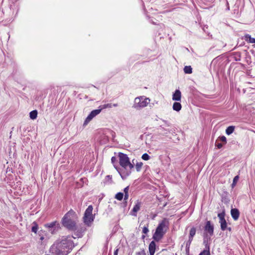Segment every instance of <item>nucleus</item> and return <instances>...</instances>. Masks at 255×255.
Listing matches in <instances>:
<instances>
[{"label": "nucleus", "mask_w": 255, "mask_h": 255, "mask_svg": "<svg viewBox=\"0 0 255 255\" xmlns=\"http://www.w3.org/2000/svg\"><path fill=\"white\" fill-rule=\"evenodd\" d=\"M119 163L121 167L114 165L117 170L120 174L123 179H125L131 174V170L133 168V165L130 163L129 159L126 154L119 152L118 154Z\"/></svg>", "instance_id": "obj_1"}, {"label": "nucleus", "mask_w": 255, "mask_h": 255, "mask_svg": "<svg viewBox=\"0 0 255 255\" xmlns=\"http://www.w3.org/2000/svg\"><path fill=\"white\" fill-rule=\"evenodd\" d=\"M75 217V212L72 210H70L63 217L62 221V225L69 230H76Z\"/></svg>", "instance_id": "obj_2"}, {"label": "nucleus", "mask_w": 255, "mask_h": 255, "mask_svg": "<svg viewBox=\"0 0 255 255\" xmlns=\"http://www.w3.org/2000/svg\"><path fill=\"white\" fill-rule=\"evenodd\" d=\"M169 222L168 220L164 218L158 224L154 234L153 235L152 239L156 242L161 240L168 229Z\"/></svg>", "instance_id": "obj_3"}, {"label": "nucleus", "mask_w": 255, "mask_h": 255, "mask_svg": "<svg viewBox=\"0 0 255 255\" xmlns=\"http://www.w3.org/2000/svg\"><path fill=\"white\" fill-rule=\"evenodd\" d=\"M73 237L70 236H63L56 242L59 247L69 253L74 247L73 242L72 240Z\"/></svg>", "instance_id": "obj_4"}, {"label": "nucleus", "mask_w": 255, "mask_h": 255, "mask_svg": "<svg viewBox=\"0 0 255 255\" xmlns=\"http://www.w3.org/2000/svg\"><path fill=\"white\" fill-rule=\"evenodd\" d=\"M149 98H145L143 97H137L135 98L134 104L132 107L137 110L140 109L147 106L149 103Z\"/></svg>", "instance_id": "obj_5"}, {"label": "nucleus", "mask_w": 255, "mask_h": 255, "mask_svg": "<svg viewBox=\"0 0 255 255\" xmlns=\"http://www.w3.org/2000/svg\"><path fill=\"white\" fill-rule=\"evenodd\" d=\"M93 206L90 205L86 210L83 217L84 223L88 226H90L94 221V217L92 215Z\"/></svg>", "instance_id": "obj_6"}, {"label": "nucleus", "mask_w": 255, "mask_h": 255, "mask_svg": "<svg viewBox=\"0 0 255 255\" xmlns=\"http://www.w3.org/2000/svg\"><path fill=\"white\" fill-rule=\"evenodd\" d=\"M225 211H223L222 212L218 214V217L219 218V223L221 226V229L222 231H225L227 229V223L225 220Z\"/></svg>", "instance_id": "obj_7"}, {"label": "nucleus", "mask_w": 255, "mask_h": 255, "mask_svg": "<svg viewBox=\"0 0 255 255\" xmlns=\"http://www.w3.org/2000/svg\"><path fill=\"white\" fill-rule=\"evenodd\" d=\"M45 226L49 229V231L54 234L60 228V225L57 221L52 222L45 224Z\"/></svg>", "instance_id": "obj_8"}, {"label": "nucleus", "mask_w": 255, "mask_h": 255, "mask_svg": "<svg viewBox=\"0 0 255 255\" xmlns=\"http://www.w3.org/2000/svg\"><path fill=\"white\" fill-rule=\"evenodd\" d=\"M102 110L101 108L92 111L86 119L84 126L87 125L95 117L99 114Z\"/></svg>", "instance_id": "obj_9"}, {"label": "nucleus", "mask_w": 255, "mask_h": 255, "mask_svg": "<svg viewBox=\"0 0 255 255\" xmlns=\"http://www.w3.org/2000/svg\"><path fill=\"white\" fill-rule=\"evenodd\" d=\"M204 234H207L209 236H213L214 234V226L211 224V223L210 221H208L206 223V225L204 227Z\"/></svg>", "instance_id": "obj_10"}, {"label": "nucleus", "mask_w": 255, "mask_h": 255, "mask_svg": "<svg viewBox=\"0 0 255 255\" xmlns=\"http://www.w3.org/2000/svg\"><path fill=\"white\" fill-rule=\"evenodd\" d=\"M231 216H232V217L233 218V219L234 220L236 221L239 218V216H240L239 210L237 208L232 209L231 210Z\"/></svg>", "instance_id": "obj_11"}, {"label": "nucleus", "mask_w": 255, "mask_h": 255, "mask_svg": "<svg viewBox=\"0 0 255 255\" xmlns=\"http://www.w3.org/2000/svg\"><path fill=\"white\" fill-rule=\"evenodd\" d=\"M148 250L150 255H154L156 250V244L155 241H152L149 245Z\"/></svg>", "instance_id": "obj_12"}, {"label": "nucleus", "mask_w": 255, "mask_h": 255, "mask_svg": "<svg viewBox=\"0 0 255 255\" xmlns=\"http://www.w3.org/2000/svg\"><path fill=\"white\" fill-rule=\"evenodd\" d=\"M141 206V203L138 201H136L135 203V205L134 206L132 212V215L134 216H136V213L140 210V208Z\"/></svg>", "instance_id": "obj_13"}, {"label": "nucleus", "mask_w": 255, "mask_h": 255, "mask_svg": "<svg viewBox=\"0 0 255 255\" xmlns=\"http://www.w3.org/2000/svg\"><path fill=\"white\" fill-rule=\"evenodd\" d=\"M211 236L208 235L207 234H204L203 235V244L205 246L206 249L209 250V246L208 245V242L211 240Z\"/></svg>", "instance_id": "obj_14"}, {"label": "nucleus", "mask_w": 255, "mask_h": 255, "mask_svg": "<svg viewBox=\"0 0 255 255\" xmlns=\"http://www.w3.org/2000/svg\"><path fill=\"white\" fill-rule=\"evenodd\" d=\"M181 98V93L179 90H176L173 94L172 100L173 101H180Z\"/></svg>", "instance_id": "obj_15"}, {"label": "nucleus", "mask_w": 255, "mask_h": 255, "mask_svg": "<svg viewBox=\"0 0 255 255\" xmlns=\"http://www.w3.org/2000/svg\"><path fill=\"white\" fill-rule=\"evenodd\" d=\"M235 129V126H230L226 128V133L228 135H230L234 132Z\"/></svg>", "instance_id": "obj_16"}, {"label": "nucleus", "mask_w": 255, "mask_h": 255, "mask_svg": "<svg viewBox=\"0 0 255 255\" xmlns=\"http://www.w3.org/2000/svg\"><path fill=\"white\" fill-rule=\"evenodd\" d=\"M181 105L180 103L175 102L173 105V109L174 111L179 112L181 109Z\"/></svg>", "instance_id": "obj_17"}, {"label": "nucleus", "mask_w": 255, "mask_h": 255, "mask_svg": "<svg viewBox=\"0 0 255 255\" xmlns=\"http://www.w3.org/2000/svg\"><path fill=\"white\" fill-rule=\"evenodd\" d=\"M245 39L249 43H255V38H252L249 34H247L245 35Z\"/></svg>", "instance_id": "obj_18"}, {"label": "nucleus", "mask_w": 255, "mask_h": 255, "mask_svg": "<svg viewBox=\"0 0 255 255\" xmlns=\"http://www.w3.org/2000/svg\"><path fill=\"white\" fill-rule=\"evenodd\" d=\"M196 230L195 227H192L190 229V233H189V238L193 239L194 236H195L196 234Z\"/></svg>", "instance_id": "obj_19"}, {"label": "nucleus", "mask_w": 255, "mask_h": 255, "mask_svg": "<svg viewBox=\"0 0 255 255\" xmlns=\"http://www.w3.org/2000/svg\"><path fill=\"white\" fill-rule=\"evenodd\" d=\"M184 72L186 74H191L192 73V68L190 66H186L184 68Z\"/></svg>", "instance_id": "obj_20"}, {"label": "nucleus", "mask_w": 255, "mask_h": 255, "mask_svg": "<svg viewBox=\"0 0 255 255\" xmlns=\"http://www.w3.org/2000/svg\"><path fill=\"white\" fill-rule=\"evenodd\" d=\"M29 115L30 119L34 120L37 118V111L36 110H33L30 112Z\"/></svg>", "instance_id": "obj_21"}, {"label": "nucleus", "mask_w": 255, "mask_h": 255, "mask_svg": "<svg viewBox=\"0 0 255 255\" xmlns=\"http://www.w3.org/2000/svg\"><path fill=\"white\" fill-rule=\"evenodd\" d=\"M37 230H38V224L36 223V222H34L32 223V228H31V231L32 232L36 233Z\"/></svg>", "instance_id": "obj_22"}, {"label": "nucleus", "mask_w": 255, "mask_h": 255, "mask_svg": "<svg viewBox=\"0 0 255 255\" xmlns=\"http://www.w3.org/2000/svg\"><path fill=\"white\" fill-rule=\"evenodd\" d=\"M124 197V193L122 192H118L115 195V198L118 200L121 201Z\"/></svg>", "instance_id": "obj_23"}, {"label": "nucleus", "mask_w": 255, "mask_h": 255, "mask_svg": "<svg viewBox=\"0 0 255 255\" xmlns=\"http://www.w3.org/2000/svg\"><path fill=\"white\" fill-rule=\"evenodd\" d=\"M239 179V175H237L234 178L233 183L231 184V186H232V188H233L236 185V184H237V182L238 181Z\"/></svg>", "instance_id": "obj_24"}, {"label": "nucleus", "mask_w": 255, "mask_h": 255, "mask_svg": "<svg viewBox=\"0 0 255 255\" xmlns=\"http://www.w3.org/2000/svg\"><path fill=\"white\" fill-rule=\"evenodd\" d=\"M143 165V163L141 162H137L135 164V169L137 172L140 171L141 168Z\"/></svg>", "instance_id": "obj_25"}, {"label": "nucleus", "mask_w": 255, "mask_h": 255, "mask_svg": "<svg viewBox=\"0 0 255 255\" xmlns=\"http://www.w3.org/2000/svg\"><path fill=\"white\" fill-rule=\"evenodd\" d=\"M192 241H193V239L189 238L188 241H187V242L186 243V252L188 253H189L190 246Z\"/></svg>", "instance_id": "obj_26"}, {"label": "nucleus", "mask_w": 255, "mask_h": 255, "mask_svg": "<svg viewBox=\"0 0 255 255\" xmlns=\"http://www.w3.org/2000/svg\"><path fill=\"white\" fill-rule=\"evenodd\" d=\"M112 107V104H105L103 105H101L99 106V108H101L102 110L106 109V108H111Z\"/></svg>", "instance_id": "obj_27"}, {"label": "nucleus", "mask_w": 255, "mask_h": 255, "mask_svg": "<svg viewBox=\"0 0 255 255\" xmlns=\"http://www.w3.org/2000/svg\"><path fill=\"white\" fill-rule=\"evenodd\" d=\"M148 224H147L146 225H145L143 228H142V233L144 234H147L148 232H149V230H148Z\"/></svg>", "instance_id": "obj_28"}, {"label": "nucleus", "mask_w": 255, "mask_h": 255, "mask_svg": "<svg viewBox=\"0 0 255 255\" xmlns=\"http://www.w3.org/2000/svg\"><path fill=\"white\" fill-rule=\"evenodd\" d=\"M199 255H210L209 250H205L200 253Z\"/></svg>", "instance_id": "obj_29"}, {"label": "nucleus", "mask_w": 255, "mask_h": 255, "mask_svg": "<svg viewBox=\"0 0 255 255\" xmlns=\"http://www.w3.org/2000/svg\"><path fill=\"white\" fill-rule=\"evenodd\" d=\"M141 158L143 160H147L150 158V156L148 154L145 153L142 154Z\"/></svg>", "instance_id": "obj_30"}, {"label": "nucleus", "mask_w": 255, "mask_h": 255, "mask_svg": "<svg viewBox=\"0 0 255 255\" xmlns=\"http://www.w3.org/2000/svg\"><path fill=\"white\" fill-rule=\"evenodd\" d=\"M220 141L224 142V144L227 143V139L225 136H222L219 137Z\"/></svg>", "instance_id": "obj_31"}, {"label": "nucleus", "mask_w": 255, "mask_h": 255, "mask_svg": "<svg viewBox=\"0 0 255 255\" xmlns=\"http://www.w3.org/2000/svg\"><path fill=\"white\" fill-rule=\"evenodd\" d=\"M136 255H146V253L144 250L136 253Z\"/></svg>", "instance_id": "obj_32"}, {"label": "nucleus", "mask_w": 255, "mask_h": 255, "mask_svg": "<svg viewBox=\"0 0 255 255\" xmlns=\"http://www.w3.org/2000/svg\"><path fill=\"white\" fill-rule=\"evenodd\" d=\"M215 145L219 149H220L223 147V144L221 143H217V142L215 143Z\"/></svg>", "instance_id": "obj_33"}, {"label": "nucleus", "mask_w": 255, "mask_h": 255, "mask_svg": "<svg viewBox=\"0 0 255 255\" xmlns=\"http://www.w3.org/2000/svg\"><path fill=\"white\" fill-rule=\"evenodd\" d=\"M128 190H129V186L126 187L124 189V192L125 194H128Z\"/></svg>", "instance_id": "obj_34"}, {"label": "nucleus", "mask_w": 255, "mask_h": 255, "mask_svg": "<svg viewBox=\"0 0 255 255\" xmlns=\"http://www.w3.org/2000/svg\"><path fill=\"white\" fill-rule=\"evenodd\" d=\"M117 161V158L115 156H113L111 158V162L113 164H114L115 162Z\"/></svg>", "instance_id": "obj_35"}, {"label": "nucleus", "mask_w": 255, "mask_h": 255, "mask_svg": "<svg viewBox=\"0 0 255 255\" xmlns=\"http://www.w3.org/2000/svg\"><path fill=\"white\" fill-rule=\"evenodd\" d=\"M128 198V194H124V200L126 201Z\"/></svg>", "instance_id": "obj_36"}, {"label": "nucleus", "mask_w": 255, "mask_h": 255, "mask_svg": "<svg viewBox=\"0 0 255 255\" xmlns=\"http://www.w3.org/2000/svg\"><path fill=\"white\" fill-rule=\"evenodd\" d=\"M162 121L167 126H170V124L166 121H165V120H162Z\"/></svg>", "instance_id": "obj_37"}, {"label": "nucleus", "mask_w": 255, "mask_h": 255, "mask_svg": "<svg viewBox=\"0 0 255 255\" xmlns=\"http://www.w3.org/2000/svg\"><path fill=\"white\" fill-rule=\"evenodd\" d=\"M118 252H119V249H117L114 251V255H118Z\"/></svg>", "instance_id": "obj_38"}, {"label": "nucleus", "mask_w": 255, "mask_h": 255, "mask_svg": "<svg viewBox=\"0 0 255 255\" xmlns=\"http://www.w3.org/2000/svg\"><path fill=\"white\" fill-rule=\"evenodd\" d=\"M112 106H113L115 107H116L118 106V104H114L112 105Z\"/></svg>", "instance_id": "obj_39"}, {"label": "nucleus", "mask_w": 255, "mask_h": 255, "mask_svg": "<svg viewBox=\"0 0 255 255\" xmlns=\"http://www.w3.org/2000/svg\"><path fill=\"white\" fill-rule=\"evenodd\" d=\"M226 230H228L229 231H231L232 229L231 227H227V229Z\"/></svg>", "instance_id": "obj_40"}, {"label": "nucleus", "mask_w": 255, "mask_h": 255, "mask_svg": "<svg viewBox=\"0 0 255 255\" xmlns=\"http://www.w3.org/2000/svg\"><path fill=\"white\" fill-rule=\"evenodd\" d=\"M145 238V235H142V237H141V238H142V239H144Z\"/></svg>", "instance_id": "obj_41"}, {"label": "nucleus", "mask_w": 255, "mask_h": 255, "mask_svg": "<svg viewBox=\"0 0 255 255\" xmlns=\"http://www.w3.org/2000/svg\"><path fill=\"white\" fill-rule=\"evenodd\" d=\"M43 237L41 238V240H43Z\"/></svg>", "instance_id": "obj_42"}, {"label": "nucleus", "mask_w": 255, "mask_h": 255, "mask_svg": "<svg viewBox=\"0 0 255 255\" xmlns=\"http://www.w3.org/2000/svg\"><path fill=\"white\" fill-rule=\"evenodd\" d=\"M188 255H189V254H188Z\"/></svg>", "instance_id": "obj_43"}]
</instances>
